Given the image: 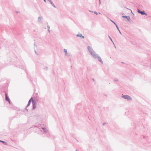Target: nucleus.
<instances>
[{
	"mask_svg": "<svg viewBox=\"0 0 151 151\" xmlns=\"http://www.w3.org/2000/svg\"><path fill=\"white\" fill-rule=\"evenodd\" d=\"M35 53H36V51H35Z\"/></svg>",
	"mask_w": 151,
	"mask_h": 151,
	"instance_id": "nucleus-30",
	"label": "nucleus"
},
{
	"mask_svg": "<svg viewBox=\"0 0 151 151\" xmlns=\"http://www.w3.org/2000/svg\"><path fill=\"white\" fill-rule=\"evenodd\" d=\"M47 0L50 3L52 4V5L53 7H54L55 8L56 7L55 6L54 4L53 3V2H52V1L51 0Z\"/></svg>",
	"mask_w": 151,
	"mask_h": 151,
	"instance_id": "nucleus-11",
	"label": "nucleus"
},
{
	"mask_svg": "<svg viewBox=\"0 0 151 151\" xmlns=\"http://www.w3.org/2000/svg\"><path fill=\"white\" fill-rule=\"evenodd\" d=\"M99 5H100L101 4V2L100 0H99Z\"/></svg>",
	"mask_w": 151,
	"mask_h": 151,
	"instance_id": "nucleus-23",
	"label": "nucleus"
},
{
	"mask_svg": "<svg viewBox=\"0 0 151 151\" xmlns=\"http://www.w3.org/2000/svg\"><path fill=\"white\" fill-rule=\"evenodd\" d=\"M39 127H40V126H38L35 125V127H37V128H38Z\"/></svg>",
	"mask_w": 151,
	"mask_h": 151,
	"instance_id": "nucleus-22",
	"label": "nucleus"
},
{
	"mask_svg": "<svg viewBox=\"0 0 151 151\" xmlns=\"http://www.w3.org/2000/svg\"><path fill=\"white\" fill-rule=\"evenodd\" d=\"M44 69H46V70H47V67L46 66L44 68Z\"/></svg>",
	"mask_w": 151,
	"mask_h": 151,
	"instance_id": "nucleus-19",
	"label": "nucleus"
},
{
	"mask_svg": "<svg viewBox=\"0 0 151 151\" xmlns=\"http://www.w3.org/2000/svg\"><path fill=\"white\" fill-rule=\"evenodd\" d=\"M45 128H44V127H42V129L43 130H44L45 129Z\"/></svg>",
	"mask_w": 151,
	"mask_h": 151,
	"instance_id": "nucleus-25",
	"label": "nucleus"
},
{
	"mask_svg": "<svg viewBox=\"0 0 151 151\" xmlns=\"http://www.w3.org/2000/svg\"><path fill=\"white\" fill-rule=\"evenodd\" d=\"M122 17L123 18H126L128 20H129V19H130V17L129 16H122Z\"/></svg>",
	"mask_w": 151,
	"mask_h": 151,
	"instance_id": "nucleus-12",
	"label": "nucleus"
},
{
	"mask_svg": "<svg viewBox=\"0 0 151 151\" xmlns=\"http://www.w3.org/2000/svg\"><path fill=\"white\" fill-rule=\"evenodd\" d=\"M122 97L124 99H126L128 101L132 100V98L128 95H122Z\"/></svg>",
	"mask_w": 151,
	"mask_h": 151,
	"instance_id": "nucleus-2",
	"label": "nucleus"
},
{
	"mask_svg": "<svg viewBox=\"0 0 151 151\" xmlns=\"http://www.w3.org/2000/svg\"><path fill=\"white\" fill-rule=\"evenodd\" d=\"M87 48L90 54L92 56L93 58L94 59H98V61L102 64L103 62L101 58L98 54L96 53L93 48L90 46H88Z\"/></svg>",
	"mask_w": 151,
	"mask_h": 151,
	"instance_id": "nucleus-1",
	"label": "nucleus"
},
{
	"mask_svg": "<svg viewBox=\"0 0 151 151\" xmlns=\"http://www.w3.org/2000/svg\"><path fill=\"white\" fill-rule=\"evenodd\" d=\"M114 81L115 82H117L118 81V80L117 78H115L114 79Z\"/></svg>",
	"mask_w": 151,
	"mask_h": 151,
	"instance_id": "nucleus-16",
	"label": "nucleus"
},
{
	"mask_svg": "<svg viewBox=\"0 0 151 151\" xmlns=\"http://www.w3.org/2000/svg\"><path fill=\"white\" fill-rule=\"evenodd\" d=\"M106 124V123L105 122L103 123L102 125H103V126H104V125H105V124Z\"/></svg>",
	"mask_w": 151,
	"mask_h": 151,
	"instance_id": "nucleus-24",
	"label": "nucleus"
},
{
	"mask_svg": "<svg viewBox=\"0 0 151 151\" xmlns=\"http://www.w3.org/2000/svg\"><path fill=\"white\" fill-rule=\"evenodd\" d=\"M48 31L49 32V33L50 32V29H48Z\"/></svg>",
	"mask_w": 151,
	"mask_h": 151,
	"instance_id": "nucleus-26",
	"label": "nucleus"
},
{
	"mask_svg": "<svg viewBox=\"0 0 151 151\" xmlns=\"http://www.w3.org/2000/svg\"><path fill=\"white\" fill-rule=\"evenodd\" d=\"M33 101H34L33 100L32 98H31L29 100V101H28V103L26 107H27L28 106H29L31 102V101H32V102Z\"/></svg>",
	"mask_w": 151,
	"mask_h": 151,
	"instance_id": "nucleus-5",
	"label": "nucleus"
},
{
	"mask_svg": "<svg viewBox=\"0 0 151 151\" xmlns=\"http://www.w3.org/2000/svg\"><path fill=\"white\" fill-rule=\"evenodd\" d=\"M78 150H76V151H77Z\"/></svg>",
	"mask_w": 151,
	"mask_h": 151,
	"instance_id": "nucleus-33",
	"label": "nucleus"
},
{
	"mask_svg": "<svg viewBox=\"0 0 151 151\" xmlns=\"http://www.w3.org/2000/svg\"><path fill=\"white\" fill-rule=\"evenodd\" d=\"M35 116L37 117V119L39 120H41L42 119V116L41 115L36 114Z\"/></svg>",
	"mask_w": 151,
	"mask_h": 151,
	"instance_id": "nucleus-6",
	"label": "nucleus"
},
{
	"mask_svg": "<svg viewBox=\"0 0 151 151\" xmlns=\"http://www.w3.org/2000/svg\"><path fill=\"white\" fill-rule=\"evenodd\" d=\"M48 24L47 22V24Z\"/></svg>",
	"mask_w": 151,
	"mask_h": 151,
	"instance_id": "nucleus-34",
	"label": "nucleus"
},
{
	"mask_svg": "<svg viewBox=\"0 0 151 151\" xmlns=\"http://www.w3.org/2000/svg\"><path fill=\"white\" fill-rule=\"evenodd\" d=\"M32 106H33V109H34L36 108V105L35 104V102L34 101H33L32 102Z\"/></svg>",
	"mask_w": 151,
	"mask_h": 151,
	"instance_id": "nucleus-10",
	"label": "nucleus"
},
{
	"mask_svg": "<svg viewBox=\"0 0 151 151\" xmlns=\"http://www.w3.org/2000/svg\"><path fill=\"white\" fill-rule=\"evenodd\" d=\"M150 68L151 69V64H150Z\"/></svg>",
	"mask_w": 151,
	"mask_h": 151,
	"instance_id": "nucleus-31",
	"label": "nucleus"
},
{
	"mask_svg": "<svg viewBox=\"0 0 151 151\" xmlns=\"http://www.w3.org/2000/svg\"><path fill=\"white\" fill-rule=\"evenodd\" d=\"M47 27L48 29H50V26L49 25H47Z\"/></svg>",
	"mask_w": 151,
	"mask_h": 151,
	"instance_id": "nucleus-21",
	"label": "nucleus"
},
{
	"mask_svg": "<svg viewBox=\"0 0 151 151\" xmlns=\"http://www.w3.org/2000/svg\"><path fill=\"white\" fill-rule=\"evenodd\" d=\"M89 12H93L91 11V10H89Z\"/></svg>",
	"mask_w": 151,
	"mask_h": 151,
	"instance_id": "nucleus-28",
	"label": "nucleus"
},
{
	"mask_svg": "<svg viewBox=\"0 0 151 151\" xmlns=\"http://www.w3.org/2000/svg\"><path fill=\"white\" fill-rule=\"evenodd\" d=\"M115 25L116 26V28H117V29H118V30H119V27H118L117 25L116 24H115Z\"/></svg>",
	"mask_w": 151,
	"mask_h": 151,
	"instance_id": "nucleus-17",
	"label": "nucleus"
},
{
	"mask_svg": "<svg viewBox=\"0 0 151 151\" xmlns=\"http://www.w3.org/2000/svg\"><path fill=\"white\" fill-rule=\"evenodd\" d=\"M119 32L120 33V34H121V33L120 32V30H119Z\"/></svg>",
	"mask_w": 151,
	"mask_h": 151,
	"instance_id": "nucleus-27",
	"label": "nucleus"
},
{
	"mask_svg": "<svg viewBox=\"0 0 151 151\" xmlns=\"http://www.w3.org/2000/svg\"><path fill=\"white\" fill-rule=\"evenodd\" d=\"M6 94V97H5V99L7 101H8L9 103H10V99L9 97L7 96L6 95V93H5Z\"/></svg>",
	"mask_w": 151,
	"mask_h": 151,
	"instance_id": "nucleus-9",
	"label": "nucleus"
},
{
	"mask_svg": "<svg viewBox=\"0 0 151 151\" xmlns=\"http://www.w3.org/2000/svg\"><path fill=\"white\" fill-rule=\"evenodd\" d=\"M137 12L138 13L141 14L142 15H147L144 11H141L139 9H138Z\"/></svg>",
	"mask_w": 151,
	"mask_h": 151,
	"instance_id": "nucleus-3",
	"label": "nucleus"
},
{
	"mask_svg": "<svg viewBox=\"0 0 151 151\" xmlns=\"http://www.w3.org/2000/svg\"><path fill=\"white\" fill-rule=\"evenodd\" d=\"M111 21L115 25L116 24V23L112 20H111Z\"/></svg>",
	"mask_w": 151,
	"mask_h": 151,
	"instance_id": "nucleus-20",
	"label": "nucleus"
},
{
	"mask_svg": "<svg viewBox=\"0 0 151 151\" xmlns=\"http://www.w3.org/2000/svg\"><path fill=\"white\" fill-rule=\"evenodd\" d=\"M43 131L45 133H47L48 131V130L45 128L44 130H43Z\"/></svg>",
	"mask_w": 151,
	"mask_h": 151,
	"instance_id": "nucleus-15",
	"label": "nucleus"
},
{
	"mask_svg": "<svg viewBox=\"0 0 151 151\" xmlns=\"http://www.w3.org/2000/svg\"><path fill=\"white\" fill-rule=\"evenodd\" d=\"M114 47L116 48V46H115V45L114 44Z\"/></svg>",
	"mask_w": 151,
	"mask_h": 151,
	"instance_id": "nucleus-32",
	"label": "nucleus"
},
{
	"mask_svg": "<svg viewBox=\"0 0 151 151\" xmlns=\"http://www.w3.org/2000/svg\"><path fill=\"white\" fill-rule=\"evenodd\" d=\"M77 37H80L81 39H84V36L82 35V34L81 33H79L76 35Z\"/></svg>",
	"mask_w": 151,
	"mask_h": 151,
	"instance_id": "nucleus-7",
	"label": "nucleus"
},
{
	"mask_svg": "<svg viewBox=\"0 0 151 151\" xmlns=\"http://www.w3.org/2000/svg\"><path fill=\"white\" fill-rule=\"evenodd\" d=\"M108 37H109V39L110 40H111V41L113 42V43L114 44V43L113 42V40L111 39V38L110 37V36H108Z\"/></svg>",
	"mask_w": 151,
	"mask_h": 151,
	"instance_id": "nucleus-14",
	"label": "nucleus"
},
{
	"mask_svg": "<svg viewBox=\"0 0 151 151\" xmlns=\"http://www.w3.org/2000/svg\"><path fill=\"white\" fill-rule=\"evenodd\" d=\"M43 18L42 17H38L37 18V21L38 22L39 24H42V19Z\"/></svg>",
	"mask_w": 151,
	"mask_h": 151,
	"instance_id": "nucleus-4",
	"label": "nucleus"
},
{
	"mask_svg": "<svg viewBox=\"0 0 151 151\" xmlns=\"http://www.w3.org/2000/svg\"><path fill=\"white\" fill-rule=\"evenodd\" d=\"M0 142H2L5 145H7V143L6 142H5V141H2V140H0Z\"/></svg>",
	"mask_w": 151,
	"mask_h": 151,
	"instance_id": "nucleus-13",
	"label": "nucleus"
},
{
	"mask_svg": "<svg viewBox=\"0 0 151 151\" xmlns=\"http://www.w3.org/2000/svg\"><path fill=\"white\" fill-rule=\"evenodd\" d=\"M94 14H96V15H97L98 14H100V13L99 12V13H98L97 12H94Z\"/></svg>",
	"mask_w": 151,
	"mask_h": 151,
	"instance_id": "nucleus-18",
	"label": "nucleus"
},
{
	"mask_svg": "<svg viewBox=\"0 0 151 151\" xmlns=\"http://www.w3.org/2000/svg\"><path fill=\"white\" fill-rule=\"evenodd\" d=\"M93 80L94 81V79H93Z\"/></svg>",
	"mask_w": 151,
	"mask_h": 151,
	"instance_id": "nucleus-35",
	"label": "nucleus"
},
{
	"mask_svg": "<svg viewBox=\"0 0 151 151\" xmlns=\"http://www.w3.org/2000/svg\"><path fill=\"white\" fill-rule=\"evenodd\" d=\"M64 52L65 53V55L67 56H71L70 55L67 53V49H64L63 50Z\"/></svg>",
	"mask_w": 151,
	"mask_h": 151,
	"instance_id": "nucleus-8",
	"label": "nucleus"
},
{
	"mask_svg": "<svg viewBox=\"0 0 151 151\" xmlns=\"http://www.w3.org/2000/svg\"><path fill=\"white\" fill-rule=\"evenodd\" d=\"M44 1L45 2H46V0H44Z\"/></svg>",
	"mask_w": 151,
	"mask_h": 151,
	"instance_id": "nucleus-29",
	"label": "nucleus"
}]
</instances>
